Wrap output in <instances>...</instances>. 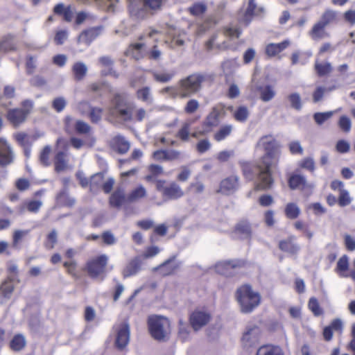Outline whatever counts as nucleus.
I'll list each match as a JSON object with an SVG mask.
<instances>
[{
  "label": "nucleus",
  "mask_w": 355,
  "mask_h": 355,
  "mask_svg": "<svg viewBox=\"0 0 355 355\" xmlns=\"http://www.w3.org/2000/svg\"><path fill=\"white\" fill-rule=\"evenodd\" d=\"M265 150V154L255 164V170L258 174L259 183L257 184L258 190H268L273 184L272 168L278 164L280 156V145L270 135L262 137L257 143Z\"/></svg>",
  "instance_id": "nucleus-1"
},
{
  "label": "nucleus",
  "mask_w": 355,
  "mask_h": 355,
  "mask_svg": "<svg viewBox=\"0 0 355 355\" xmlns=\"http://www.w3.org/2000/svg\"><path fill=\"white\" fill-rule=\"evenodd\" d=\"M134 108V103L130 101L125 94H116L111 99L108 113L124 122H130L133 120Z\"/></svg>",
  "instance_id": "nucleus-2"
},
{
  "label": "nucleus",
  "mask_w": 355,
  "mask_h": 355,
  "mask_svg": "<svg viewBox=\"0 0 355 355\" xmlns=\"http://www.w3.org/2000/svg\"><path fill=\"white\" fill-rule=\"evenodd\" d=\"M205 80V76L203 74L192 73L178 81L176 94L182 98H189L200 91Z\"/></svg>",
  "instance_id": "nucleus-3"
},
{
  "label": "nucleus",
  "mask_w": 355,
  "mask_h": 355,
  "mask_svg": "<svg viewBox=\"0 0 355 355\" xmlns=\"http://www.w3.org/2000/svg\"><path fill=\"white\" fill-rule=\"evenodd\" d=\"M170 321L164 316L150 315L148 318V327L151 336L156 340L165 341L170 334Z\"/></svg>",
  "instance_id": "nucleus-4"
},
{
  "label": "nucleus",
  "mask_w": 355,
  "mask_h": 355,
  "mask_svg": "<svg viewBox=\"0 0 355 355\" xmlns=\"http://www.w3.org/2000/svg\"><path fill=\"white\" fill-rule=\"evenodd\" d=\"M236 296L241 311L245 313L252 312L259 304L261 300L259 294L254 292L250 285L239 288Z\"/></svg>",
  "instance_id": "nucleus-5"
},
{
  "label": "nucleus",
  "mask_w": 355,
  "mask_h": 355,
  "mask_svg": "<svg viewBox=\"0 0 355 355\" xmlns=\"http://www.w3.org/2000/svg\"><path fill=\"white\" fill-rule=\"evenodd\" d=\"M21 105V108L10 109L7 112V119L15 127L25 122L33 108L34 103L32 100L27 99L22 101Z\"/></svg>",
  "instance_id": "nucleus-6"
},
{
  "label": "nucleus",
  "mask_w": 355,
  "mask_h": 355,
  "mask_svg": "<svg viewBox=\"0 0 355 355\" xmlns=\"http://www.w3.org/2000/svg\"><path fill=\"white\" fill-rule=\"evenodd\" d=\"M245 265V261L241 259L228 260L220 261L215 266V270L217 273L226 276H234L238 270Z\"/></svg>",
  "instance_id": "nucleus-7"
},
{
  "label": "nucleus",
  "mask_w": 355,
  "mask_h": 355,
  "mask_svg": "<svg viewBox=\"0 0 355 355\" xmlns=\"http://www.w3.org/2000/svg\"><path fill=\"white\" fill-rule=\"evenodd\" d=\"M107 261L108 257L106 254H101L89 261L87 263L88 275L93 279L100 277L105 270Z\"/></svg>",
  "instance_id": "nucleus-8"
},
{
  "label": "nucleus",
  "mask_w": 355,
  "mask_h": 355,
  "mask_svg": "<svg viewBox=\"0 0 355 355\" xmlns=\"http://www.w3.org/2000/svg\"><path fill=\"white\" fill-rule=\"evenodd\" d=\"M224 112L223 108L218 106L214 107L203 121L204 131L208 132L213 128L218 126L220 123V118Z\"/></svg>",
  "instance_id": "nucleus-9"
},
{
  "label": "nucleus",
  "mask_w": 355,
  "mask_h": 355,
  "mask_svg": "<svg viewBox=\"0 0 355 355\" xmlns=\"http://www.w3.org/2000/svg\"><path fill=\"white\" fill-rule=\"evenodd\" d=\"M173 255L164 261L159 266L153 268V272H157L160 275L165 277L173 275L179 268L180 264L175 261Z\"/></svg>",
  "instance_id": "nucleus-10"
},
{
  "label": "nucleus",
  "mask_w": 355,
  "mask_h": 355,
  "mask_svg": "<svg viewBox=\"0 0 355 355\" xmlns=\"http://www.w3.org/2000/svg\"><path fill=\"white\" fill-rule=\"evenodd\" d=\"M260 329L257 326L248 327L244 332L241 341L245 348L255 346L259 340Z\"/></svg>",
  "instance_id": "nucleus-11"
},
{
  "label": "nucleus",
  "mask_w": 355,
  "mask_h": 355,
  "mask_svg": "<svg viewBox=\"0 0 355 355\" xmlns=\"http://www.w3.org/2000/svg\"><path fill=\"white\" fill-rule=\"evenodd\" d=\"M103 26H98L85 30L80 34L78 38V42L83 43L89 46L95 39L103 33Z\"/></svg>",
  "instance_id": "nucleus-12"
},
{
  "label": "nucleus",
  "mask_w": 355,
  "mask_h": 355,
  "mask_svg": "<svg viewBox=\"0 0 355 355\" xmlns=\"http://www.w3.org/2000/svg\"><path fill=\"white\" fill-rule=\"evenodd\" d=\"M239 177L238 175H231L223 180L220 184L219 192L230 195L234 193L239 188Z\"/></svg>",
  "instance_id": "nucleus-13"
},
{
  "label": "nucleus",
  "mask_w": 355,
  "mask_h": 355,
  "mask_svg": "<svg viewBox=\"0 0 355 355\" xmlns=\"http://www.w3.org/2000/svg\"><path fill=\"white\" fill-rule=\"evenodd\" d=\"M130 327L128 323L122 324L117 333L115 340V345L119 350H123L129 343L130 341Z\"/></svg>",
  "instance_id": "nucleus-14"
},
{
  "label": "nucleus",
  "mask_w": 355,
  "mask_h": 355,
  "mask_svg": "<svg viewBox=\"0 0 355 355\" xmlns=\"http://www.w3.org/2000/svg\"><path fill=\"white\" fill-rule=\"evenodd\" d=\"M14 153L7 141L0 139V166L5 167L14 161Z\"/></svg>",
  "instance_id": "nucleus-15"
},
{
  "label": "nucleus",
  "mask_w": 355,
  "mask_h": 355,
  "mask_svg": "<svg viewBox=\"0 0 355 355\" xmlns=\"http://www.w3.org/2000/svg\"><path fill=\"white\" fill-rule=\"evenodd\" d=\"M210 315L204 311H196L190 315V323L194 331H198L209 321Z\"/></svg>",
  "instance_id": "nucleus-16"
},
{
  "label": "nucleus",
  "mask_w": 355,
  "mask_h": 355,
  "mask_svg": "<svg viewBox=\"0 0 355 355\" xmlns=\"http://www.w3.org/2000/svg\"><path fill=\"white\" fill-rule=\"evenodd\" d=\"M264 12L262 6L258 7L255 3V0H249L248 8L241 19V20L248 25L254 16L261 15Z\"/></svg>",
  "instance_id": "nucleus-17"
},
{
  "label": "nucleus",
  "mask_w": 355,
  "mask_h": 355,
  "mask_svg": "<svg viewBox=\"0 0 355 355\" xmlns=\"http://www.w3.org/2000/svg\"><path fill=\"white\" fill-rule=\"evenodd\" d=\"M141 260L140 257H136L132 259L125 267L122 272L123 278H128L137 275L141 270Z\"/></svg>",
  "instance_id": "nucleus-18"
},
{
  "label": "nucleus",
  "mask_w": 355,
  "mask_h": 355,
  "mask_svg": "<svg viewBox=\"0 0 355 355\" xmlns=\"http://www.w3.org/2000/svg\"><path fill=\"white\" fill-rule=\"evenodd\" d=\"M114 150L119 154L126 153L130 147V142L122 135H116L112 140Z\"/></svg>",
  "instance_id": "nucleus-19"
},
{
  "label": "nucleus",
  "mask_w": 355,
  "mask_h": 355,
  "mask_svg": "<svg viewBox=\"0 0 355 355\" xmlns=\"http://www.w3.org/2000/svg\"><path fill=\"white\" fill-rule=\"evenodd\" d=\"M184 196V191L175 182H172L166 187L164 191V196L169 200H176Z\"/></svg>",
  "instance_id": "nucleus-20"
},
{
  "label": "nucleus",
  "mask_w": 355,
  "mask_h": 355,
  "mask_svg": "<svg viewBox=\"0 0 355 355\" xmlns=\"http://www.w3.org/2000/svg\"><path fill=\"white\" fill-rule=\"evenodd\" d=\"M295 239L296 237L295 236H291L287 239L279 241V249L292 254L297 253L300 250V246L294 242Z\"/></svg>",
  "instance_id": "nucleus-21"
},
{
  "label": "nucleus",
  "mask_w": 355,
  "mask_h": 355,
  "mask_svg": "<svg viewBox=\"0 0 355 355\" xmlns=\"http://www.w3.org/2000/svg\"><path fill=\"white\" fill-rule=\"evenodd\" d=\"M110 205L114 208H119L122 205L127 202V196L125 191L121 188L116 189L110 196Z\"/></svg>",
  "instance_id": "nucleus-22"
},
{
  "label": "nucleus",
  "mask_w": 355,
  "mask_h": 355,
  "mask_svg": "<svg viewBox=\"0 0 355 355\" xmlns=\"http://www.w3.org/2000/svg\"><path fill=\"white\" fill-rule=\"evenodd\" d=\"M288 185L292 190L303 189L306 187H308L305 176L299 174L291 175L288 179Z\"/></svg>",
  "instance_id": "nucleus-23"
},
{
  "label": "nucleus",
  "mask_w": 355,
  "mask_h": 355,
  "mask_svg": "<svg viewBox=\"0 0 355 355\" xmlns=\"http://www.w3.org/2000/svg\"><path fill=\"white\" fill-rule=\"evenodd\" d=\"M147 191L145 187L140 184L127 196V203H132L139 200L140 199L146 197Z\"/></svg>",
  "instance_id": "nucleus-24"
},
{
  "label": "nucleus",
  "mask_w": 355,
  "mask_h": 355,
  "mask_svg": "<svg viewBox=\"0 0 355 355\" xmlns=\"http://www.w3.org/2000/svg\"><path fill=\"white\" fill-rule=\"evenodd\" d=\"M235 232L240 235L241 239H250L252 236L251 226L248 221H241L236 225Z\"/></svg>",
  "instance_id": "nucleus-25"
},
{
  "label": "nucleus",
  "mask_w": 355,
  "mask_h": 355,
  "mask_svg": "<svg viewBox=\"0 0 355 355\" xmlns=\"http://www.w3.org/2000/svg\"><path fill=\"white\" fill-rule=\"evenodd\" d=\"M289 45L288 40H284L280 43H271L267 45L266 53L269 56H275L286 49Z\"/></svg>",
  "instance_id": "nucleus-26"
},
{
  "label": "nucleus",
  "mask_w": 355,
  "mask_h": 355,
  "mask_svg": "<svg viewBox=\"0 0 355 355\" xmlns=\"http://www.w3.org/2000/svg\"><path fill=\"white\" fill-rule=\"evenodd\" d=\"M15 50L16 44L13 41L12 35H8L0 39V53H5Z\"/></svg>",
  "instance_id": "nucleus-27"
},
{
  "label": "nucleus",
  "mask_w": 355,
  "mask_h": 355,
  "mask_svg": "<svg viewBox=\"0 0 355 355\" xmlns=\"http://www.w3.org/2000/svg\"><path fill=\"white\" fill-rule=\"evenodd\" d=\"M26 345V338L23 334H18L14 336L10 342V347L15 352H19L25 347Z\"/></svg>",
  "instance_id": "nucleus-28"
},
{
  "label": "nucleus",
  "mask_w": 355,
  "mask_h": 355,
  "mask_svg": "<svg viewBox=\"0 0 355 355\" xmlns=\"http://www.w3.org/2000/svg\"><path fill=\"white\" fill-rule=\"evenodd\" d=\"M136 96L137 99L151 105L153 103V97L151 89L149 87H144L137 91Z\"/></svg>",
  "instance_id": "nucleus-29"
},
{
  "label": "nucleus",
  "mask_w": 355,
  "mask_h": 355,
  "mask_svg": "<svg viewBox=\"0 0 355 355\" xmlns=\"http://www.w3.org/2000/svg\"><path fill=\"white\" fill-rule=\"evenodd\" d=\"M257 355H284V353L279 346L267 345L260 347Z\"/></svg>",
  "instance_id": "nucleus-30"
},
{
  "label": "nucleus",
  "mask_w": 355,
  "mask_h": 355,
  "mask_svg": "<svg viewBox=\"0 0 355 355\" xmlns=\"http://www.w3.org/2000/svg\"><path fill=\"white\" fill-rule=\"evenodd\" d=\"M104 180L103 173H97L93 175L89 181L90 191L92 193H97L101 188Z\"/></svg>",
  "instance_id": "nucleus-31"
},
{
  "label": "nucleus",
  "mask_w": 355,
  "mask_h": 355,
  "mask_svg": "<svg viewBox=\"0 0 355 355\" xmlns=\"http://www.w3.org/2000/svg\"><path fill=\"white\" fill-rule=\"evenodd\" d=\"M74 78L76 80H81L84 78L87 72V67L83 62H76L72 67Z\"/></svg>",
  "instance_id": "nucleus-32"
},
{
  "label": "nucleus",
  "mask_w": 355,
  "mask_h": 355,
  "mask_svg": "<svg viewBox=\"0 0 355 355\" xmlns=\"http://www.w3.org/2000/svg\"><path fill=\"white\" fill-rule=\"evenodd\" d=\"M233 130V125L231 124H225L222 125L219 130L214 135V139L220 142L230 136Z\"/></svg>",
  "instance_id": "nucleus-33"
},
{
  "label": "nucleus",
  "mask_w": 355,
  "mask_h": 355,
  "mask_svg": "<svg viewBox=\"0 0 355 355\" xmlns=\"http://www.w3.org/2000/svg\"><path fill=\"white\" fill-rule=\"evenodd\" d=\"M260 93V98L263 102H268L271 101L275 96V91L270 85L265 87H259L257 88Z\"/></svg>",
  "instance_id": "nucleus-34"
},
{
  "label": "nucleus",
  "mask_w": 355,
  "mask_h": 355,
  "mask_svg": "<svg viewBox=\"0 0 355 355\" xmlns=\"http://www.w3.org/2000/svg\"><path fill=\"white\" fill-rule=\"evenodd\" d=\"M57 200L61 205L67 207H72L76 202V200L68 194L66 189H63L57 195Z\"/></svg>",
  "instance_id": "nucleus-35"
},
{
  "label": "nucleus",
  "mask_w": 355,
  "mask_h": 355,
  "mask_svg": "<svg viewBox=\"0 0 355 355\" xmlns=\"http://www.w3.org/2000/svg\"><path fill=\"white\" fill-rule=\"evenodd\" d=\"M301 213V210L298 205L294 202H289L286 205L285 214L289 219L297 218Z\"/></svg>",
  "instance_id": "nucleus-36"
},
{
  "label": "nucleus",
  "mask_w": 355,
  "mask_h": 355,
  "mask_svg": "<svg viewBox=\"0 0 355 355\" xmlns=\"http://www.w3.org/2000/svg\"><path fill=\"white\" fill-rule=\"evenodd\" d=\"M129 10L130 16L135 19H145L148 15V10H149L148 8H146L144 6V8H139L132 4L130 6Z\"/></svg>",
  "instance_id": "nucleus-37"
},
{
  "label": "nucleus",
  "mask_w": 355,
  "mask_h": 355,
  "mask_svg": "<svg viewBox=\"0 0 355 355\" xmlns=\"http://www.w3.org/2000/svg\"><path fill=\"white\" fill-rule=\"evenodd\" d=\"M325 26L320 21L317 22L310 31V35L312 39L316 40L324 38L325 36Z\"/></svg>",
  "instance_id": "nucleus-38"
},
{
  "label": "nucleus",
  "mask_w": 355,
  "mask_h": 355,
  "mask_svg": "<svg viewBox=\"0 0 355 355\" xmlns=\"http://www.w3.org/2000/svg\"><path fill=\"white\" fill-rule=\"evenodd\" d=\"M349 268V259L347 255L341 257L337 262V266L336 268V272L340 277H347L344 272H346Z\"/></svg>",
  "instance_id": "nucleus-39"
},
{
  "label": "nucleus",
  "mask_w": 355,
  "mask_h": 355,
  "mask_svg": "<svg viewBox=\"0 0 355 355\" xmlns=\"http://www.w3.org/2000/svg\"><path fill=\"white\" fill-rule=\"evenodd\" d=\"M166 0H143V6L149 11L156 12L162 9Z\"/></svg>",
  "instance_id": "nucleus-40"
},
{
  "label": "nucleus",
  "mask_w": 355,
  "mask_h": 355,
  "mask_svg": "<svg viewBox=\"0 0 355 355\" xmlns=\"http://www.w3.org/2000/svg\"><path fill=\"white\" fill-rule=\"evenodd\" d=\"M288 100L291 108L300 111L302 108V102L300 94L297 92L292 93L288 96Z\"/></svg>",
  "instance_id": "nucleus-41"
},
{
  "label": "nucleus",
  "mask_w": 355,
  "mask_h": 355,
  "mask_svg": "<svg viewBox=\"0 0 355 355\" xmlns=\"http://www.w3.org/2000/svg\"><path fill=\"white\" fill-rule=\"evenodd\" d=\"M67 168V162L65 160L64 153L60 151L55 157V170L60 173Z\"/></svg>",
  "instance_id": "nucleus-42"
},
{
  "label": "nucleus",
  "mask_w": 355,
  "mask_h": 355,
  "mask_svg": "<svg viewBox=\"0 0 355 355\" xmlns=\"http://www.w3.org/2000/svg\"><path fill=\"white\" fill-rule=\"evenodd\" d=\"M241 164L242 167L243 173L247 179L252 180L254 175L257 176V182L255 184V186H257V184H259L260 182L258 178L257 172L255 170V166H254L253 171H252L251 166L248 163L243 162L241 163ZM254 189L255 190L259 191L258 189H256V187H254Z\"/></svg>",
  "instance_id": "nucleus-43"
},
{
  "label": "nucleus",
  "mask_w": 355,
  "mask_h": 355,
  "mask_svg": "<svg viewBox=\"0 0 355 355\" xmlns=\"http://www.w3.org/2000/svg\"><path fill=\"white\" fill-rule=\"evenodd\" d=\"M14 286L10 279L5 280L1 285L0 290L4 298L9 299L13 291Z\"/></svg>",
  "instance_id": "nucleus-44"
},
{
  "label": "nucleus",
  "mask_w": 355,
  "mask_h": 355,
  "mask_svg": "<svg viewBox=\"0 0 355 355\" xmlns=\"http://www.w3.org/2000/svg\"><path fill=\"white\" fill-rule=\"evenodd\" d=\"M249 110L245 106H239L234 113L235 119L239 122H245L249 116Z\"/></svg>",
  "instance_id": "nucleus-45"
},
{
  "label": "nucleus",
  "mask_w": 355,
  "mask_h": 355,
  "mask_svg": "<svg viewBox=\"0 0 355 355\" xmlns=\"http://www.w3.org/2000/svg\"><path fill=\"white\" fill-rule=\"evenodd\" d=\"M308 306L315 316H320L323 313L318 300L314 297L309 299Z\"/></svg>",
  "instance_id": "nucleus-46"
},
{
  "label": "nucleus",
  "mask_w": 355,
  "mask_h": 355,
  "mask_svg": "<svg viewBox=\"0 0 355 355\" xmlns=\"http://www.w3.org/2000/svg\"><path fill=\"white\" fill-rule=\"evenodd\" d=\"M333 111H329L325 112H315L313 117L315 123L321 125L323 124L326 121L329 119L334 114Z\"/></svg>",
  "instance_id": "nucleus-47"
},
{
  "label": "nucleus",
  "mask_w": 355,
  "mask_h": 355,
  "mask_svg": "<svg viewBox=\"0 0 355 355\" xmlns=\"http://www.w3.org/2000/svg\"><path fill=\"white\" fill-rule=\"evenodd\" d=\"M175 73L174 71L171 72H163V73H153L154 79L159 83H168L175 76Z\"/></svg>",
  "instance_id": "nucleus-48"
},
{
  "label": "nucleus",
  "mask_w": 355,
  "mask_h": 355,
  "mask_svg": "<svg viewBox=\"0 0 355 355\" xmlns=\"http://www.w3.org/2000/svg\"><path fill=\"white\" fill-rule=\"evenodd\" d=\"M352 201V198L349 196V193L347 190H341L339 192V197L338 199V205L343 207L349 205Z\"/></svg>",
  "instance_id": "nucleus-49"
},
{
  "label": "nucleus",
  "mask_w": 355,
  "mask_h": 355,
  "mask_svg": "<svg viewBox=\"0 0 355 355\" xmlns=\"http://www.w3.org/2000/svg\"><path fill=\"white\" fill-rule=\"evenodd\" d=\"M179 324V331H178V335L179 338L182 340L185 341L188 339L189 335V327L186 324L183 320L180 319L178 321Z\"/></svg>",
  "instance_id": "nucleus-50"
},
{
  "label": "nucleus",
  "mask_w": 355,
  "mask_h": 355,
  "mask_svg": "<svg viewBox=\"0 0 355 355\" xmlns=\"http://www.w3.org/2000/svg\"><path fill=\"white\" fill-rule=\"evenodd\" d=\"M67 102L66 99L62 97H57L52 101V107L57 112H62L67 106Z\"/></svg>",
  "instance_id": "nucleus-51"
},
{
  "label": "nucleus",
  "mask_w": 355,
  "mask_h": 355,
  "mask_svg": "<svg viewBox=\"0 0 355 355\" xmlns=\"http://www.w3.org/2000/svg\"><path fill=\"white\" fill-rule=\"evenodd\" d=\"M336 13L331 10H326L322 15L321 19L319 21L324 26H327L329 24L334 21L336 19Z\"/></svg>",
  "instance_id": "nucleus-52"
},
{
  "label": "nucleus",
  "mask_w": 355,
  "mask_h": 355,
  "mask_svg": "<svg viewBox=\"0 0 355 355\" xmlns=\"http://www.w3.org/2000/svg\"><path fill=\"white\" fill-rule=\"evenodd\" d=\"M51 150V147L49 146H46L40 153V162L44 166H48L50 165L49 155Z\"/></svg>",
  "instance_id": "nucleus-53"
},
{
  "label": "nucleus",
  "mask_w": 355,
  "mask_h": 355,
  "mask_svg": "<svg viewBox=\"0 0 355 355\" xmlns=\"http://www.w3.org/2000/svg\"><path fill=\"white\" fill-rule=\"evenodd\" d=\"M315 68L318 76H323L330 73L332 70L331 64L329 62H327L325 64L316 63Z\"/></svg>",
  "instance_id": "nucleus-54"
},
{
  "label": "nucleus",
  "mask_w": 355,
  "mask_h": 355,
  "mask_svg": "<svg viewBox=\"0 0 355 355\" xmlns=\"http://www.w3.org/2000/svg\"><path fill=\"white\" fill-rule=\"evenodd\" d=\"M206 10V5L202 3H195L189 8L190 13L194 16H199L203 14Z\"/></svg>",
  "instance_id": "nucleus-55"
},
{
  "label": "nucleus",
  "mask_w": 355,
  "mask_h": 355,
  "mask_svg": "<svg viewBox=\"0 0 355 355\" xmlns=\"http://www.w3.org/2000/svg\"><path fill=\"white\" fill-rule=\"evenodd\" d=\"M299 166L304 169H306L311 172H313L315 171V162L314 159L311 157H305L300 161L299 163Z\"/></svg>",
  "instance_id": "nucleus-56"
},
{
  "label": "nucleus",
  "mask_w": 355,
  "mask_h": 355,
  "mask_svg": "<svg viewBox=\"0 0 355 355\" xmlns=\"http://www.w3.org/2000/svg\"><path fill=\"white\" fill-rule=\"evenodd\" d=\"M101 238L103 243L107 245H114L117 241V239L111 231L103 232L102 233Z\"/></svg>",
  "instance_id": "nucleus-57"
},
{
  "label": "nucleus",
  "mask_w": 355,
  "mask_h": 355,
  "mask_svg": "<svg viewBox=\"0 0 355 355\" xmlns=\"http://www.w3.org/2000/svg\"><path fill=\"white\" fill-rule=\"evenodd\" d=\"M74 128L79 134H87L90 131V126L89 124L81 120L76 121Z\"/></svg>",
  "instance_id": "nucleus-58"
},
{
  "label": "nucleus",
  "mask_w": 355,
  "mask_h": 355,
  "mask_svg": "<svg viewBox=\"0 0 355 355\" xmlns=\"http://www.w3.org/2000/svg\"><path fill=\"white\" fill-rule=\"evenodd\" d=\"M200 107L199 102L196 99H190L186 103L184 107V112L187 114L194 113Z\"/></svg>",
  "instance_id": "nucleus-59"
},
{
  "label": "nucleus",
  "mask_w": 355,
  "mask_h": 355,
  "mask_svg": "<svg viewBox=\"0 0 355 355\" xmlns=\"http://www.w3.org/2000/svg\"><path fill=\"white\" fill-rule=\"evenodd\" d=\"M190 124L185 123L177 133V137L181 140L187 141L189 140Z\"/></svg>",
  "instance_id": "nucleus-60"
},
{
  "label": "nucleus",
  "mask_w": 355,
  "mask_h": 355,
  "mask_svg": "<svg viewBox=\"0 0 355 355\" xmlns=\"http://www.w3.org/2000/svg\"><path fill=\"white\" fill-rule=\"evenodd\" d=\"M339 127L345 132H348L351 130V121L347 116H341L338 121Z\"/></svg>",
  "instance_id": "nucleus-61"
},
{
  "label": "nucleus",
  "mask_w": 355,
  "mask_h": 355,
  "mask_svg": "<svg viewBox=\"0 0 355 355\" xmlns=\"http://www.w3.org/2000/svg\"><path fill=\"white\" fill-rule=\"evenodd\" d=\"M57 241L58 232L55 230H53L47 236V242L46 243V247L49 249H52L54 248Z\"/></svg>",
  "instance_id": "nucleus-62"
},
{
  "label": "nucleus",
  "mask_w": 355,
  "mask_h": 355,
  "mask_svg": "<svg viewBox=\"0 0 355 355\" xmlns=\"http://www.w3.org/2000/svg\"><path fill=\"white\" fill-rule=\"evenodd\" d=\"M211 148V143L207 139L200 140L197 145L196 148L198 153L202 154L209 150Z\"/></svg>",
  "instance_id": "nucleus-63"
},
{
  "label": "nucleus",
  "mask_w": 355,
  "mask_h": 355,
  "mask_svg": "<svg viewBox=\"0 0 355 355\" xmlns=\"http://www.w3.org/2000/svg\"><path fill=\"white\" fill-rule=\"evenodd\" d=\"M288 148H289V150H290L291 153L293 155H295V154L302 155L304 151L302 146H301L300 141H291L288 144Z\"/></svg>",
  "instance_id": "nucleus-64"
}]
</instances>
